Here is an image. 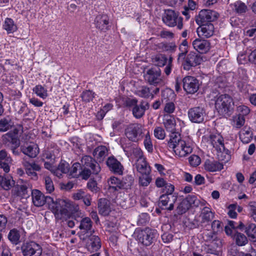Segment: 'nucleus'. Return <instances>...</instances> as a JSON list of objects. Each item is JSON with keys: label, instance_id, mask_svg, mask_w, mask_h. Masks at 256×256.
I'll use <instances>...</instances> for the list:
<instances>
[{"label": "nucleus", "instance_id": "nucleus-45", "mask_svg": "<svg viewBox=\"0 0 256 256\" xmlns=\"http://www.w3.org/2000/svg\"><path fill=\"white\" fill-rule=\"evenodd\" d=\"M9 240L14 244H17L20 242V234L16 228L11 230L8 234Z\"/></svg>", "mask_w": 256, "mask_h": 256}, {"label": "nucleus", "instance_id": "nucleus-18", "mask_svg": "<svg viewBox=\"0 0 256 256\" xmlns=\"http://www.w3.org/2000/svg\"><path fill=\"white\" fill-rule=\"evenodd\" d=\"M106 164L110 170L116 174H122L124 167L121 163L114 156L108 157Z\"/></svg>", "mask_w": 256, "mask_h": 256}, {"label": "nucleus", "instance_id": "nucleus-59", "mask_svg": "<svg viewBox=\"0 0 256 256\" xmlns=\"http://www.w3.org/2000/svg\"><path fill=\"white\" fill-rule=\"evenodd\" d=\"M92 174H94L93 170L90 168H83V169L80 172V175L82 178L85 180H88Z\"/></svg>", "mask_w": 256, "mask_h": 256}, {"label": "nucleus", "instance_id": "nucleus-39", "mask_svg": "<svg viewBox=\"0 0 256 256\" xmlns=\"http://www.w3.org/2000/svg\"><path fill=\"white\" fill-rule=\"evenodd\" d=\"M22 152L28 156L30 158H35L38 154V150L36 147H34L32 146H22Z\"/></svg>", "mask_w": 256, "mask_h": 256}, {"label": "nucleus", "instance_id": "nucleus-28", "mask_svg": "<svg viewBox=\"0 0 256 256\" xmlns=\"http://www.w3.org/2000/svg\"><path fill=\"white\" fill-rule=\"evenodd\" d=\"M163 124L166 130L170 132V134L176 132H175L176 122L174 116L169 114H165L164 116Z\"/></svg>", "mask_w": 256, "mask_h": 256}, {"label": "nucleus", "instance_id": "nucleus-62", "mask_svg": "<svg viewBox=\"0 0 256 256\" xmlns=\"http://www.w3.org/2000/svg\"><path fill=\"white\" fill-rule=\"evenodd\" d=\"M190 164L192 166H196L200 164V158L196 155H192L188 158Z\"/></svg>", "mask_w": 256, "mask_h": 256}, {"label": "nucleus", "instance_id": "nucleus-41", "mask_svg": "<svg viewBox=\"0 0 256 256\" xmlns=\"http://www.w3.org/2000/svg\"><path fill=\"white\" fill-rule=\"evenodd\" d=\"M232 9L238 14H242L246 12L248 8L246 4L241 2L237 1L232 5Z\"/></svg>", "mask_w": 256, "mask_h": 256}, {"label": "nucleus", "instance_id": "nucleus-35", "mask_svg": "<svg viewBox=\"0 0 256 256\" xmlns=\"http://www.w3.org/2000/svg\"><path fill=\"white\" fill-rule=\"evenodd\" d=\"M245 232L252 242H256V224L250 223L248 224L245 228Z\"/></svg>", "mask_w": 256, "mask_h": 256}, {"label": "nucleus", "instance_id": "nucleus-55", "mask_svg": "<svg viewBox=\"0 0 256 256\" xmlns=\"http://www.w3.org/2000/svg\"><path fill=\"white\" fill-rule=\"evenodd\" d=\"M152 181V178L150 174H144L139 178V182L142 186H148Z\"/></svg>", "mask_w": 256, "mask_h": 256}, {"label": "nucleus", "instance_id": "nucleus-33", "mask_svg": "<svg viewBox=\"0 0 256 256\" xmlns=\"http://www.w3.org/2000/svg\"><path fill=\"white\" fill-rule=\"evenodd\" d=\"M3 28L8 34L13 33L18 30L14 21L10 18H6L3 24Z\"/></svg>", "mask_w": 256, "mask_h": 256}, {"label": "nucleus", "instance_id": "nucleus-53", "mask_svg": "<svg viewBox=\"0 0 256 256\" xmlns=\"http://www.w3.org/2000/svg\"><path fill=\"white\" fill-rule=\"evenodd\" d=\"M188 204L191 206H198L200 204V200L194 194H189L184 199Z\"/></svg>", "mask_w": 256, "mask_h": 256}, {"label": "nucleus", "instance_id": "nucleus-64", "mask_svg": "<svg viewBox=\"0 0 256 256\" xmlns=\"http://www.w3.org/2000/svg\"><path fill=\"white\" fill-rule=\"evenodd\" d=\"M250 216L256 222V202H251L249 203Z\"/></svg>", "mask_w": 256, "mask_h": 256}, {"label": "nucleus", "instance_id": "nucleus-57", "mask_svg": "<svg viewBox=\"0 0 256 256\" xmlns=\"http://www.w3.org/2000/svg\"><path fill=\"white\" fill-rule=\"evenodd\" d=\"M44 180L46 191L51 193L54 190V186L52 178L48 176H46L44 178Z\"/></svg>", "mask_w": 256, "mask_h": 256}, {"label": "nucleus", "instance_id": "nucleus-61", "mask_svg": "<svg viewBox=\"0 0 256 256\" xmlns=\"http://www.w3.org/2000/svg\"><path fill=\"white\" fill-rule=\"evenodd\" d=\"M12 162V159L8 158L4 161L0 160V168L3 169L4 171L7 173L10 171L8 163Z\"/></svg>", "mask_w": 256, "mask_h": 256}, {"label": "nucleus", "instance_id": "nucleus-29", "mask_svg": "<svg viewBox=\"0 0 256 256\" xmlns=\"http://www.w3.org/2000/svg\"><path fill=\"white\" fill-rule=\"evenodd\" d=\"M204 169L208 172H215L220 171L223 168V165L214 160H208L204 163Z\"/></svg>", "mask_w": 256, "mask_h": 256}, {"label": "nucleus", "instance_id": "nucleus-3", "mask_svg": "<svg viewBox=\"0 0 256 256\" xmlns=\"http://www.w3.org/2000/svg\"><path fill=\"white\" fill-rule=\"evenodd\" d=\"M48 206L58 219H62L64 216L68 214V210H72V204L66 200L58 199L54 201L52 199V202L48 204Z\"/></svg>", "mask_w": 256, "mask_h": 256}, {"label": "nucleus", "instance_id": "nucleus-54", "mask_svg": "<svg viewBox=\"0 0 256 256\" xmlns=\"http://www.w3.org/2000/svg\"><path fill=\"white\" fill-rule=\"evenodd\" d=\"M190 208V205L186 203L184 199L178 206L176 208L177 213L178 214H182L185 213Z\"/></svg>", "mask_w": 256, "mask_h": 256}, {"label": "nucleus", "instance_id": "nucleus-7", "mask_svg": "<svg viewBox=\"0 0 256 256\" xmlns=\"http://www.w3.org/2000/svg\"><path fill=\"white\" fill-rule=\"evenodd\" d=\"M208 142L211 145L215 148L218 152V156H222V154H227L226 161L230 158L228 154L229 151L226 150L224 147V138L220 134L210 135L208 140Z\"/></svg>", "mask_w": 256, "mask_h": 256}, {"label": "nucleus", "instance_id": "nucleus-36", "mask_svg": "<svg viewBox=\"0 0 256 256\" xmlns=\"http://www.w3.org/2000/svg\"><path fill=\"white\" fill-rule=\"evenodd\" d=\"M152 94L150 88L146 86H140L136 91V94L138 96L145 98H152Z\"/></svg>", "mask_w": 256, "mask_h": 256}, {"label": "nucleus", "instance_id": "nucleus-49", "mask_svg": "<svg viewBox=\"0 0 256 256\" xmlns=\"http://www.w3.org/2000/svg\"><path fill=\"white\" fill-rule=\"evenodd\" d=\"M131 156L136 160L144 158L145 157L144 156V153L142 149L138 146L133 147L130 150Z\"/></svg>", "mask_w": 256, "mask_h": 256}, {"label": "nucleus", "instance_id": "nucleus-25", "mask_svg": "<svg viewBox=\"0 0 256 256\" xmlns=\"http://www.w3.org/2000/svg\"><path fill=\"white\" fill-rule=\"evenodd\" d=\"M178 16L176 12L171 10H167L165 15L162 18L164 22L168 26H174L176 24Z\"/></svg>", "mask_w": 256, "mask_h": 256}, {"label": "nucleus", "instance_id": "nucleus-30", "mask_svg": "<svg viewBox=\"0 0 256 256\" xmlns=\"http://www.w3.org/2000/svg\"><path fill=\"white\" fill-rule=\"evenodd\" d=\"M108 154V149L104 146H98L93 152L94 156L100 162L103 161Z\"/></svg>", "mask_w": 256, "mask_h": 256}, {"label": "nucleus", "instance_id": "nucleus-10", "mask_svg": "<svg viewBox=\"0 0 256 256\" xmlns=\"http://www.w3.org/2000/svg\"><path fill=\"white\" fill-rule=\"evenodd\" d=\"M189 120L194 123L202 122L206 116L204 108L201 106H194L190 108L188 112Z\"/></svg>", "mask_w": 256, "mask_h": 256}, {"label": "nucleus", "instance_id": "nucleus-42", "mask_svg": "<svg viewBox=\"0 0 256 256\" xmlns=\"http://www.w3.org/2000/svg\"><path fill=\"white\" fill-rule=\"evenodd\" d=\"M168 59L166 55L158 54L153 58V62L156 66L159 67L164 66L168 62Z\"/></svg>", "mask_w": 256, "mask_h": 256}, {"label": "nucleus", "instance_id": "nucleus-20", "mask_svg": "<svg viewBox=\"0 0 256 256\" xmlns=\"http://www.w3.org/2000/svg\"><path fill=\"white\" fill-rule=\"evenodd\" d=\"M96 28L102 32H106L110 29L109 18L106 14H100L94 20Z\"/></svg>", "mask_w": 256, "mask_h": 256}, {"label": "nucleus", "instance_id": "nucleus-15", "mask_svg": "<svg viewBox=\"0 0 256 256\" xmlns=\"http://www.w3.org/2000/svg\"><path fill=\"white\" fill-rule=\"evenodd\" d=\"M32 200L34 204L37 207L42 206L45 204L52 202V198L50 196H45L40 190H33L32 191Z\"/></svg>", "mask_w": 256, "mask_h": 256}, {"label": "nucleus", "instance_id": "nucleus-6", "mask_svg": "<svg viewBox=\"0 0 256 256\" xmlns=\"http://www.w3.org/2000/svg\"><path fill=\"white\" fill-rule=\"evenodd\" d=\"M145 80L150 85L160 86L164 84L161 76V70L158 68H151L144 75Z\"/></svg>", "mask_w": 256, "mask_h": 256}, {"label": "nucleus", "instance_id": "nucleus-1", "mask_svg": "<svg viewBox=\"0 0 256 256\" xmlns=\"http://www.w3.org/2000/svg\"><path fill=\"white\" fill-rule=\"evenodd\" d=\"M168 146L176 156L183 158L192 152L194 144L188 138H182L179 132H172L169 136Z\"/></svg>", "mask_w": 256, "mask_h": 256}, {"label": "nucleus", "instance_id": "nucleus-58", "mask_svg": "<svg viewBox=\"0 0 256 256\" xmlns=\"http://www.w3.org/2000/svg\"><path fill=\"white\" fill-rule=\"evenodd\" d=\"M81 167L80 164L78 162L74 163L70 169L69 168L70 174L73 178L77 177L80 175V172L78 173V170Z\"/></svg>", "mask_w": 256, "mask_h": 256}, {"label": "nucleus", "instance_id": "nucleus-34", "mask_svg": "<svg viewBox=\"0 0 256 256\" xmlns=\"http://www.w3.org/2000/svg\"><path fill=\"white\" fill-rule=\"evenodd\" d=\"M108 184L109 186V189L114 191H118L121 188V180L115 176H111L108 180Z\"/></svg>", "mask_w": 256, "mask_h": 256}, {"label": "nucleus", "instance_id": "nucleus-14", "mask_svg": "<svg viewBox=\"0 0 256 256\" xmlns=\"http://www.w3.org/2000/svg\"><path fill=\"white\" fill-rule=\"evenodd\" d=\"M22 250L24 256H40L42 251L41 246L34 242L24 244Z\"/></svg>", "mask_w": 256, "mask_h": 256}, {"label": "nucleus", "instance_id": "nucleus-12", "mask_svg": "<svg viewBox=\"0 0 256 256\" xmlns=\"http://www.w3.org/2000/svg\"><path fill=\"white\" fill-rule=\"evenodd\" d=\"M174 92L170 89H166L162 92V102L165 103L164 111L168 114H172L175 110V104L174 102L170 100L174 97Z\"/></svg>", "mask_w": 256, "mask_h": 256}, {"label": "nucleus", "instance_id": "nucleus-22", "mask_svg": "<svg viewBox=\"0 0 256 256\" xmlns=\"http://www.w3.org/2000/svg\"><path fill=\"white\" fill-rule=\"evenodd\" d=\"M149 108L150 105L147 102L142 100L139 104H137L132 108V114L135 118H140L144 116L146 110Z\"/></svg>", "mask_w": 256, "mask_h": 256}, {"label": "nucleus", "instance_id": "nucleus-50", "mask_svg": "<svg viewBox=\"0 0 256 256\" xmlns=\"http://www.w3.org/2000/svg\"><path fill=\"white\" fill-rule=\"evenodd\" d=\"M95 93L90 90H86L81 94L82 100L85 102H89L94 98Z\"/></svg>", "mask_w": 256, "mask_h": 256}, {"label": "nucleus", "instance_id": "nucleus-11", "mask_svg": "<svg viewBox=\"0 0 256 256\" xmlns=\"http://www.w3.org/2000/svg\"><path fill=\"white\" fill-rule=\"evenodd\" d=\"M182 82L183 88L188 94H194L199 89V81L194 76H186L183 78Z\"/></svg>", "mask_w": 256, "mask_h": 256}, {"label": "nucleus", "instance_id": "nucleus-46", "mask_svg": "<svg viewBox=\"0 0 256 256\" xmlns=\"http://www.w3.org/2000/svg\"><path fill=\"white\" fill-rule=\"evenodd\" d=\"M144 136V148L148 152L152 153L154 151V148L150 132H147Z\"/></svg>", "mask_w": 256, "mask_h": 256}, {"label": "nucleus", "instance_id": "nucleus-17", "mask_svg": "<svg viewBox=\"0 0 256 256\" xmlns=\"http://www.w3.org/2000/svg\"><path fill=\"white\" fill-rule=\"evenodd\" d=\"M83 168H90L93 170L94 174H98L100 171V168L98 162L92 156H84L81 160Z\"/></svg>", "mask_w": 256, "mask_h": 256}, {"label": "nucleus", "instance_id": "nucleus-56", "mask_svg": "<svg viewBox=\"0 0 256 256\" xmlns=\"http://www.w3.org/2000/svg\"><path fill=\"white\" fill-rule=\"evenodd\" d=\"M154 136L158 139L164 140L166 136L164 130L161 127H156L154 130Z\"/></svg>", "mask_w": 256, "mask_h": 256}, {"label": "nucleus", "instance_id": "nucleus-31", "mask_svg": "<svg viewBox=\"0 0 256 256\" xmlns=\"http://www.w3.org/2000/svg\"><path fill=\"white\" fill-rule=\"evenodd\" d=\"M202 239L206 242H218L220 244L221 242L216 236V234L212 230H204L202 233Z\"/></svg>", "mask_w": 256, "mask_h": 256}, {"label": "nucleus", "instance_id": "nucleus-48", "mask_svg": "<svg viewBox=\"0 0 256 256\" xmlns=\"http://www.w3.org/2000/svg\"><path fill=\"white\" fill-rule=\"evenodd\" d=\"M90 245L92 250L97 251L101 247L100 238L96 236H92L90 238Z\"/></svg>", "mask_w": 256, "mask_h": 256}, {"label": "nucleus", "instance_id": "nucleus-8", "mask_svg": "<svg viewBox=\"0 0 256 256\" xmlns=\"http://www.w3.org/2000/svg\"><path fill=\"white\" fill-rule=\"evenodd\" d=\"M156 233L154 230L146 228L140 232L138 235L140 242L145 246L151 245L156 238Z\"/></svg>", "mask_w": 256, "mask_h": 256}, {"label": "nucleus", "instance_id": "nucleus-27", "mask_svg": "<svg viewBox=\"0 0 256 256\" xmlns=\"http://www.w3.org/2000/svg\"><path fill=\"white\" fill-rule=\"evenodd\" d=\"M2 139L5 144L11 143L15 148L19 146L20 144V140L18 138L16 134L13 132H10L4 134L2 136Z\"/></svg>", "mask_w": 256, "mask_h": 256}, {"label": "nucleus", "instance_id": "nucleus-4", "mask_svg": "<svg viewBox=\"0 0 256 256\" xmlns=\"http://www.w3.org/2000/svg\"><path fill=\"white\" fill-rule=\"evenodd\" d=\"M145 130L142 124L138 123L131 124L125 129L126 137L132 142H138L142 140L144 134Z\"/></svg>", "mask_w": 256, "mask_h": 256}, {"label": "nucleus", "instance_id": "nucleus-21", "mask_svg": "<svg viewBox=\"0 0 256 256\" xmlns=\"http://www.w3.org/2000/svg\"><path fill=\"white\" fill-rule=\"evenodd\" d=\"M197 32L200 36L205 38H210L214 35V24L210 22L202 24L198 28Z\"/></svg>", "mask_w": 256, "mask_h": 256}, {"label": "nucleus", "instance_id": "nucleus-63", "mask_svg": "<svg viewBox=\"0 0 256 256\" xmlns=\"http://www.w3.org/2000/svg\"><path fill=\"white\" fill-rule=\"evenodd\" d=\"M88 188L93 192H96L98 191V187L97 186L96 182L93 180L90 179L87 184Z\"/></svg>", "mask_w": 256, "mask_h": 256}, {"label": "nucleus", "instance_id": "nucleus-26", "mask_svg": "<svg viewBox=\"0 0 256 256\" xmlns=\"http://www.w3.org/2000/svg\"><path fill=\"white\" fill-rule=\"evenodd\" d=\"M253 134L249 126H244L239 132V136L244 144L249 143L252 139Z\"/></svg>", "mask_w": 256, "mask_h": 256}, {"label": "nucleus", "instance_id": "nucleus-43", "mask_svg": "<svg viewBox=\"0 0 256 256\" xmlns=\"http://www.w3.org/2000/svg\"><path fill=\"white\" fill-rule=\"evenodd\" d=\"M158 48L163 52H172L176 50V46L174 42H161L158 44Z\"/></svg>", "mask_w": 256, "mask_h": 256}, {"label": "nucleus", "instance_id": "nucleus-44", "mask_svg": "<svg viewBox=\"0 0 256 256\" xmlns=\"http://www.w3.org/2000/svg\"><path fill=\"white\" fill-rule=\"evenodd\" d=\"M12 127V120L10 118H4L0 120V132H6Z\"/></svg>", "mask_w": 256, "mask_h": 256}, {"label": "nucleus", "instance_id": "nucleus-51", "mask_svg": "<svg viewBox=\"0 0 256 256\" xmlns=\"http://www.w3.org/2000/svg\"><path fill=\"white\" fill-rule=\"evenodd\" d=\"M236 244L239 246H242L246 245L248 240L246 236L242 233L237 232L234 236Z\"/></svg>", "mask_w": 256, "mask_h": 256}, {"label": "nucleus", "instance_id": "nucleus-19", "mask_svg": "<svg viewBox=\"0 0 256 256\" xmlns=\"http://www.w3.org/2000/svg\"><path fill=\"white\" fill-rule=\"evenodd\" d=\"M194 48L200 54H206L210 48V44L208 40L196 38L192 42Z\"/></svg>", "mask_w": 256, "mask_h": 256}, {"label": "nucleus", "instance_id": "nucleus-24", "mask_svg": "<svg viewBox=\"0 0 256 256\" xmlns=\"http://www.w3.org/2000/svg\"><path fill=\"white\" fill-rule=\"evenodd\" d=\"M134 166L137 171L142 174H150L151 169L146 161V158L136 160Z\"/></svg>", "mask_w": 256, "mask_h": 256}, {"label": "nucleus", "instance_id": "nucleus-40", "mask_svg": "<svg viewBox=\"0 0 256 256\" xmlns=\"http://www.w3.org/2000/svg\"><path fill=\"white\" fill-rule=\"evenodd\" d=\"M58 149L48 150L43 154V156L44 158L50 160L52 162H54L56 158L58 156Z\"/></svg>", "mask_w": 256, "mask_h": 256}, {"label": "nucleus", "instance_id": "nucleus-16", "mask_svg": "<svg viewBox=\"0 0 256 256\" xmlns=\"http://www.w3.org/2000/svg\"><path fill=\"white\" fill-rule=\"evenodd\" d=\"M218 18V14L215 11L203 10L200 11L196 22L198 24H204V22H213Z\"/></svg>", "mask_w": 256, "mask_h": 256}, {"label": "nucleus", "instance_id": "nucleus-60", "mask_svg": "<svg viewBox=\"0 0 256 256\" xmlns=\"http://www.w3.org/2000/svg\"><path fill=\"white\" fill-rule=\"evenodd\" d=\"M212 230L216 234L218 232L220 231L222 229V222L218 220H214L211 224Z\"/></svg>", "mask_w": 256, "mask_h": 256}, {"label": "nucleus", "instance_id": "nucleus-47", "mask_svg": "<svg viewBox=\"0 0 256 256\" xmlns=\"http://www.w3.org/2000/svg\"><path fill=\"white\" fill-rule=\"evenodd\" d=\"M134 179L132 176L128 175L121 180V188L122 189H128L130 188L131 186L133 184Z\"/></svg>", "mask_w": 256, "mask_h": 256}, {"label": "nucleus", "instance_id": "nucleus-23", "mask_svg": "<svg viewBox=\"0 0 256 256\" xmlns=\"http://www.w3.org/2000/svg\"><path fill=\"white\" fill-rule=\"evenodd\" d=\"M200 216L201 218V226H205L209 225L210 222L214 218V213L209 208L204 207L202 208Z\"/></svg>", "mask_w": 256, "mask_h": 256}, {"label": "nucleus", "instance_id": "nucleus-2", "mask_svg": "<svg viewBox=\"0 0 256 256\" xmlns=\"http://www.w3.org/2000/svg\"><path fill=\"white\" fill-rule=\"evenodd\" d=\"M234 102L230 96L226 94L218 96L215 101V108L220 115L230 116L233 112Z\"/></svg>", "mask_w": 256, "mask_h": 256}, {"label": "nucleus", "instance_id": "nucleus-13", "mask_svg": "<svg viewBox=\"0 0 256 256\" xmlns=\"http://www.w3.org/2000/svg\"><path fill=\"white\" fill-rule=\"evenodd\" d=\"M177 198L175 194H163L159 198L158 206L162 209L171 211L174 208V204Z\"/></svg>", "mask_w": 256, "mask_h": 256}, {"label": "nucleus", "instance_id": "nucleus-9", "mask_svg": "<svg viewBox=\"0 0 256 256\" xmlns=\"http://www.w3.org/2000/svg\"><path fill=\"white\" fill-rule=\"evenodd\" d=\"M78 206H75L74 210L76 211V214H74V216L75 217V220L77 222H80L79 228L81 230H84V232L86 233H90L91 234L92 230V222L90 218L88 217L82 218V216H80L82 214L78 211Z\"/></svg>", "mask_w": 256, "mask_h": 256}, {"label": "nucleus", "instance_id": "nucleus-52", "mask_svg": "<svg viewBox=\"0 0 256 256\" xmlns=\"http://www.w3.org/2000/svg\"><path fill=\"white\" fill-rule=\"evenodd\" d=\"M245 123V118L241 115H237L233 118V126L236 128H240Z\"/></svg>", "mask_w": 256, "mask_h": 256}, {"label": "nucleus", "instance_id": "nucleus-32", "mask_svg": "<svg viewBox=\"0 0 256 256\" xmlns=\"http://www.w3.org/2000/svg\"><path fill=\"white\" fill-rule=\"evenodd\" d=\"M14 181L10 176H0V186L5 190L10 189L14 185Z\"/></svg>", "mask_w": 256, "mask_h": 256}, {"label": "nucleus", "instance_id": "nucleus-38", "mask_svg": "<svg viewBox=\"0 0 256 256\" xmlns=\"http://www.w3.org/2000/svg\"><path fill=\"white\" fill-rule=\"evenodd\" d=\"M32 92L38 97L45 99L48 96V90L40 84L32 88Z\"/></svg>", "mask_w": 256, "mask_h": 256}, {"label": "nucleus", "instance_id": "nucleus-5", "mask_svg": "<svg viewBox=\"0 0 256 256\" xmlns=\"http://www.w3.org/2000/svg\"><path fill=\"white\" fill-rule=\"evenodd\" d=\"M202 60V58L200 54L194 52H190L184 58L178 62L181 64L184 70L189 71L200 65Z\"/></svg>", "mask_w": 256, "mask_h": 256}, {"label": "nucleus", "instance_id": "nucleus-37", "mask_svg": "<svg viewBox=\"0 0 256 256\" xmlns=\"http://www.w3.org/2000/svg\"><path fill=\"white\" fill-rule=\"evenodd\" d=\"M98 210L99 214L106 216L109 214L110 208L106 200L100 199L98 204Z\"/></svg>", "mask_w": 256, "mask_h": 256}]
</instances>
